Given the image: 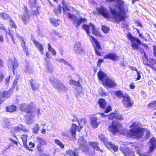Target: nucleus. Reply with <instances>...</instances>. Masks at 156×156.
Segmentation results:
<instances>
[{
    "instance_id": "f257e3e1",
    "label": "nucleus",
    "mask_w": 156,
    "mask_h": 156,
    "mask_svg": "<svg viewBox=\"0 0 156 156\" xmlns=\"http://www.w3.org/2000/svg\"><path fill=\"white\" fill-rule=\"evenodd\" d=\"M129 127L132 128L128 131L122 129V125L116 121H113L111 125L108 127V130L113 135L121 133L128 137H134L139 139L144 135V129L140 127L138 122H134L132 123Z\"/></svg>"
},
{
    "instance_id": "f03ea898",
    "label": "nucleus",
    "mask_w": 156,
    "mask_h": 156,
    "mask_svg": "<svg viewBox=\"0 0 156 156\" xmlns=\"http://www.w3.org/2000/svg\"><path fill=\"white\" fill-rule=\"evenodd\" d=\"M126 37L130 41L131 43V46L133 49H136L141 53H144V58H142V62L143 64L144 65L149 67L153 71L156 72V60L152 58H148L144 49L139 47L140 45L145 46V44L142 43L138 38L133 36L130 32L128 33Z\"/></svg>"
},
{
    "instance_id": "7ed1b4c3",
    "label": "nucleus",
    "mask_w": 156,
    "mask_h": 156,
    "mask_svg": "<svg viewBox=\"0 0 156 156\" xmlns=\"http://www.w3.org/2000/svg\"><path fill=\"white\" fill-rule=\"evenodd\" d=\"M107 3L115 2V1L117 4L116 7L119 10L117 11L114 9L110 8V11L112 16V18L115 22L119 23L122 21H125L127 16L126 14L128 9H126L124 7L125 2L122 0H105Z\"/></svg>"
},
{
    "instance_id": "20e7f679",
    "label": "nucleus",
    "mask_w": 156,
    "mask_h": 156,
    "mask_svg": "<svg viewBox=\"0 0 156 156\" xmlns=\"http://www.w3.org/2000/svg\"><path fill=\"white\" fill-rule=\"evenodd\" d=\"M91 24L90 23L88 25L83 24L82 26V28L86 32L87 35L89 37L90 41L92 44L94 45V48L96 55L99 56H102L101 53L98 51L99 50H101V47L98 40L94 37L90 35V27H91Z\"/></svg>"
},
{
    "instance_id": "39448f33",
    "label": "nucleus",
    "mask_w": 156,
    "mask_h": 156,
    "mask_svg": "<svg viewBox=\"0 0 156 156\" xmlns=\"http://www.w3.org/2000/svg\"><path fill=\"white\" fill-rule=\"evenodd\" d=\"M115 94L118 98L120 99L122 98V101L126 108L132 106L134 104L133 101L131 100L129 96L127 94H124L122 91L116 90Z\"/></svg>"
},
{
    "instance_id": "423d86ee",
    "label": "nucleus",
    "mask_w": 156,
    "mask_h": 156,
    "mask_svg": "<svg viewBox=\"0 0 156 156\" xmlns=\"http://www.w3.org/2000/svg\"><path fill=\"white\" fill-rule=\"evenodd\" d=\"M78 123V126L74 123L72 124L71 128L70 129V132L73 138H75L76 132V129L77 128L78 131L80 132L82 128L85 126L87 121L85 119H82L80 120H76Z\"/></svg>"
},
{
    "instance_id": "0eeeda50",
    "label": "nucleus",
    "mask_w": 156,
    "mask_h": 156,
    "mask_svg": "<svg viewBox=\"0 0 156 156\" xmlns=\"http://www.w3.org/2000/svg\"><path fill=\"white\" fill-rule=\"evenodd\" d=\"M105 113H98V114H99L102 117L105 118L108 117L109 120H113L115 119L118 120H122L124 119L122 115H120L118 113L117 111H114L109 113L108 115H106Z\"/></svg>"
},
{
    "instance_id": "6e6552de",
    "label": "nucleus",
    "mask_w": 156,
    "mask_h": 156,
    "mask_svg": "<svg viewBox=\"0 0 156 156\" xmlns=\"http://www.w3.org/2000/svg\"><path fill=\"white\" fill-rule=\"evenodd\" d=\"M97 103L100 108L102 110H105L104 112L105 113H108L112 110L111 106L110 105H107V101L104 98L99 99Z\"/></svg>"
},
{
    "instance_id": "1a4fd4ad",
    "label": "nucleus",
    "mask_w": 156,
    "mask_h": 156,
    "mask_svg": "<svg viewBox=\"0 0 156 156\" xmlns=\"http://www.w3.org/2000/svg\"><path fill=\"white\" fill-rule=\"evenodd\" d=\"M14 92L13 88H10L8 90H4L0 92V105L5 100V99L10 98Z\"/></svg>"
},
{
    "instance_id": "9d476101",
    "label": "nucleus",
    "mask_w": 156,
    "mask_h": 156,
    "mask_svg": "<svg viewBox=\"0 0 156 156\" xmlns=\"http://www.w3.org/2000/svg\"><path fill=\"white\" fill-rule=\"evenodd\" d=\"M49 80L53 87L56 90L64 92L67 90V88L62 82L58 80L55 81L52 79H50Z\"/></svg>"
},
{
    "instance_id": "9b49d317",
    "label": "nucleus",
    "mask_w": 156,
    "mask_h": 156,
    "mask_svg": "<svg viewBox=\"0 0 156 156\" xmlns=\"http://www.w3.org/2000/svg\"><path fill=\"white\" fill-rule=\"evenodd\" d=\"M102 83L105 87L113 88L117 86V84L115 81L112 79L108 77L105 78Z\"/></svg>"
},
{
    "instance_id": "f8f14e48",
    "label": "nucleus",
    "mask_w": 156,
    "mask_h": 156,
    "mask_svg": "<svg viewBox=\"0 0 156 156\" xmlns=\"http://www.w3.org/2000/svg\"><path fill=\"white\" fill-rule=\"evenodd\" d=\"M37 142L39 143L37 146V151L39 152H42L44 151V148L42 145H45L47 144L46 142L43 139L39 137L36 138Z\"/></svg>"
},
{
    "instance_id": "ddd939ff",
    "label": "nucleus",
    "mask_w": 156,
    "mask_h": 156,
    "mask_svg": "<svg viewBox=\"0 0 156 156\" xmlns=\"http://www.w3.org/2000/svg\"><path fill=\"white\" fill-rule=\"evenodd\" d=\"M12 136L15 138L16 140L13 139L12 138L10 137L9 139L10 143L8 146V148H16L18 146V144H20L18 138L15 134H13Z\"/></svg>"
},
{
    "instance_id": "4468645a",
    "label": "nucleus",
    "mask_w": 156,
    "mask_h": 156,
    "mask_svg": "<svg viewBox=\"0 0 156 156\" xmlns=\"http://www.w3.org/2000/svg\"><path fill=\"white\" fill-rule=\"evenodd\" d=\"M120 150L125 156H135L134 151L132 149L122 147L120 148Z\"/></svg>"
},
{
    "instance_id": "2eb2a0df",
    "label": "nucleus",
    "mask_w": 156,
    "mask_h": 156,
    "mask_svg": "<svg viewBox=\"0 0 156 156\" xmlns=\"http://www.w3.org/2000/svg\"><path fill=\"white\" fill-rule=\"evenodd\" d=\"M96 9L99 14L103 16L105 18L108 19L110 17V16L108 11L104 7L101 6L100 7H98Z\"/></svg>"
},
{
    "instance_id": "dca6fc26",
    "label": "nucleus",
    "mask_w": 156,
    "mask_h": 156,
    "mask_svg": "<svg viewBox=\"0 0 156 156\" xmlns=\"http://www.w3.org/2000/svg\"><path fill=\"white\" fill-rule=\"evenodd\" d=\"M103 58L104 59H109L113 61H117L119 60V57L115 53H110L105 55Z\"/></svg>"
},
{
    "instance_id": "f3484780",
    "label": "nucleus",
    "mask_w": 156,
    "mask_h": 156,
    "mask_svg": "<svg viewBox=\"0 0 156 156\" xmlns=\"http://www.w3.org/2000/svg\"><path fill=\"white\" fill-rule=\"evenodd\" d=\"M30 14H23L20 16V18L23 23L26 25L29 23V21H31V20L30 19Z\"/></svg>"
},
{
    "instance_id": "a211bd4d",
    "label": "nucleus",
    "mask_w": 156,
    "mask_h": 156,
    "mask_svg": "<svg viewBox=\"0 0 156 156\" xmlns=\"http://www.w3.org/2000/svg\"><path fill=\"white\" fill-rule=\"evenodd\" d=\"M78 143L79 144L80 148L84 149V151L87 152L89 151V148L87 145V142L83 139H79Z\"/></svg>"
},
{
    "instance_id": "6ab92c4d",
    "label": "nucleus",
    "mask_w": 156,
    "mask_h": 156,
    "mask_svg": "<svg viewBox=\"0 0 156 156\" xmlns=\"http://www.w3.org/2000/svg\"><path fill=\"white\" fill-rule=\"evenodd\" d=\"M29 83L33 91H36L39 90V85L37 83L34 79H31L29 80Z\"/></svg>"
},
{
    "instance_id": "aec40b11",
    "label": "nucleus",
    "mask_w": 156,
    "mask_h": 156,
    "mask_svg": "<svg viewBox=\"0 0 156 156\" xmlns=\"http://www.w3.org/2000/svg\"><path fill=\"white\" fill-rule=\"evenodd\" d=\"M19 40L21 43V46L22 47L23 51L25 52L26 55L28 56L29 54V53L28 48L26 46L25 42L23 37H20Z\"/></svg>"
},
{
    "instance_id": "412c9836",
    "label": "nucleus",
    "mask_w": 156,
    "mask_h": 156,
    "mask_svg": "<svg viewBox=\"0 0 156 156\" xmlns=\"http://www.w3.org/2000/svg\"><path fill=\"white\" fill-rule=\"evenodd\" d=\"M98 118L93 116L90 117V124L94 128H97L99 124V122H98Z\"/></svg>"
},
{
    "instance_id": "4be33fe9",
    "label": "nucleus",
    "mask_w": 156,
    "mask_h": 156,
    "mask_svg": "<svg viewBox=\"0 0 156 156\" xmlns=\"http://www.w3.org/2000/svg\"><path fill=\"white\" fill-rule=\"evenodd\" d=\"M149 142L151 146L149 147V151L151 152L156 148V140L155 138L152 137L150 140Z\"/></svg>"
},
{
    "instance_id": "5701e85b",
    "label": "nucleus",
    "mask_w": 156,
    "mask_h": 156,
    "mask_svg": "<svg viewBox=\"0 0 156 156\" xmlns=\"http://www.w3.org/2000/svg\"><path fill=\"white\" fill-rule=\"evenodd\" d=\"M33 44L38 50L40 52L41 54H44V50L42 45L38 41H37L35 39L32 40Z\"/></svg>"
},
{
    "instance_id": "b1692460",
    "label": "nucleus",
    "mask_w": 156,
    "mask_h": 156,
    "mask_svg": "<svg viewBox=\"0 0 156 156\" xmlns=\"http://www.w3.org/2000/svg\"><path fill=\"white\" fill-rule=\"evenodd\" d=\"M66 153L69 156H79V151L78 148H75L73 151L71 149L67 150Z\"/></svg>"
},
{
    "instance_id": "393cba45",
    "label": "nucleus",
    "mask_w": 156,
    "mask_h": 156,
    "mask_svg": "<svg viewBox=\"0 0 156 156\" xmlns=\"http://www.w3.org/2000/svg\"><path fill=\"white\" fill-rule=\"evenodd\" d=\"M90 24L92 28V34L96 36L100 37H102L103 36L102 34L99 30L96 28L95 25L93 24Z\"/></svg>"
},
{
    "instance_id": "a878e982",
    "label": "nucleus",
    "mask_w": 156,
    "mask_h": 156,
    "mask_svg": "<svg viewBox=\"0 0 156 156\" xmlns=\"http://www.w3.org/2000/svg\"><path fill=\"white\" fill-rule=\"evenodd\" d=\"M76 18V16H74V20H73V23L75 24V26L76 27H78L82 22L87 21L86 19L85 18L80 17L79 19Z\"/></svg>"
},
{
    "instance_id": "bb28decb",
    "label": "nucleus",
    "mask_w": 156,
    "mask_h": 156,
    "mask_svg": "<svg viewBox=\"0 0 156 156\" xmlns=\"http://www.w3.org/2000/svg\"><path fill=\"white\" fill-rule=\"evenodd\" d=\"M89 144L96 151L103 152V150L100 149L99 146V143L97 142L90 141L89 142Z\"/></svg>"
},
{
    "instance_id": "cd10ccee",
    "label": "nucleus",
    "mask_w": 156,
    "mask_h": 156,
    "mask_svg": "<svg viewBox=\"0 0 156 156\" xmlns=\"http://www.w3.org/2000/svg\"><path fill=\"white\" fill-rule=\"evenodd\" d=\"M21 138L22 140L24 147L27 150H30L27 144V135L25 134H23L21 137Z\"/></svg>"
},
{
    "instance_id": "c85d7f7f",
    "label": "nucleus",
    "mask_w": 156,
    "mask_h": 156,
    "mask_svg": "<svg viewBox=\"0 0 156 156\" xmlns=\"http://www.w3.org/2000/svg\"><path fill=\"white\" fill-rule=\"evenodd\" d=\"M74 48L75 51L79 54H80L83 51V49L81 48V43L80 42H76L74 44Z\"/></svg>"
},
{
    "instance_id": "c756f323",
    "label": "nucleus",
    "mask_w": 156,
    "mask_h": 156,
    "mask_svg": "<svg viewBox=\"0 0 156 156\" xmlns=\"http://www.w3.org/2000/svg\"><path fill=\"white\" fill-rule=\"evenodd\" d=\"M98 76L99 80L102 82L104 80V78L106 77V75L102 70H100L97 73Z\"/></svg>"
},
{
    "instance_id": "7c9ffc66",
    "label": "nucleus",
    "mask_w": 156,
    "mask_h": 156,
    "mask_svg": "<svg viewBox=\"0 0 156 156\" xmlns=\"http://www.w3.org/2000/svg\"><path fill=\"white\" fill-rule=\"evenodd\" d=\"M16 109V107L14 105H11L7 106L5 108L6 111L10 113L15 112Z\"/></svg>"
},
{
    "instance_id": "2f4dec72",
    "label": "nucleus",
    "mask_w": 156,
    "mask_h": 156,
    "mask_svg": "<svg viewBox=\"0 0 156 156\" xmlns=\"http://www.w3.org/2000/svg\"><path fill=\"white\" fill-rule=\"evenodd\" d=\"M50 23L54 26L57 27L60 24V20L57 19L51 18L49 19Z\"/></svg>"
},
{
    "instance_id": "473e14b6",
    "label": "nucleus",
    "mask_w": 156,
    "mask_h": 156,
    "mask_svg": "<svg viewBox=\"0 0 156 156\" xmlns=\"http://www.w3.org/2000/svg\"><path fill=\"white\" fill-rule=\"evenodd\" d=\"M98 137L105 145H107L108 142V138L103 134L101 133L98 135Z\"/></svg>"
},
{
    "instance_id": "72a5a7b5",
    "label": "nucleus",
    "mask_w": 156,
    "mask_h": 156,
    "mask_svg": "<svg viewBox=\"0 0 156 156\" xmlns=\"http://www.w3.org/2000/svg\"><path fill=\"white\" fill-rule=\"evenodd\" d=\"M62 4L63 5L62 9L63 12H66L67 11H69L70 10V7L68 6V4L66 2L65 0H62Z\"/></svg>"
},
{
    "instance_id": "f704fd0d",
    "label": "nucleus",
    "mask_w": 156,
    "mask_h": 156,
    "mask_svg": "<svg viewBox=\"0 0 156 156\" xmlns=\"http://www.w3.org/2000/svg\"><path fill=\"white\" fill-rule=\"evenodd\" d=\"M80 80H79L78 81H76L73 80H70L69 81V83L71 85L76 86V87H81L80 83Z\"/></svg>"
},
{
    "instance_id": "c9c22d12",
    "label": "nucleus",
    "mask_w": 156,
    "mask_h": 156,
    "mask_svg": "<svg viewBox=\"0 0 156 156\" xmlns=\"http://www.w3.org/2000/svg\"><path fill=\"white\" fill-rule=\"evenodd\" d=\"M50 61L45 62L44 64L46 66L47 70L51 72L53 70L52 64L50 63Z\"/></svg>"
},
{
    "instance_id": "e433bc0d",
    "label": "nucleus",
    "mask_w": 156,
    "mask_h": 156,
    "mask_svg": "<svg viewBox=\"0 0 156 156\" xmlns=\"http://www.w3.org/2000/svg\"><path fill=\"white\" fill-rule=\"evenodd\" d=\"M0 17H2L5 20H9L10 18H11L9 14L5 12L0 13Z\"/></svg>"
},
{
    "instance_id": "4c0bfd02",
    "label": "nucleus",
    "mask_w": 156,
    "mask_h": 156,
    "mask_svg": "<svg viewBox=\"0 0 156 156\" xmlns=\"http://www.w3.org/2000/svg\"><path fill=\"white\" fill-rule=\"evenodd\" d=\"M107 145H109L110 147L115 152L117 151L118 150V147L111 142H108Z\"/></svg>"
},
{
    "instance_id": "58836bf2",
    "label": "nucleus",
    "mask_w": 156,
    "mask_h": 156,
    "mask_svg": "<svg viewBox=\"0 0 156 156\" xmlns=\"http://www.w3.org/2000/svg\"><path fill=\"white\" fill-rule=\"evenodd\" d=\"M48 50L53 55H55L56 54V52L55 50L51 47L50 43L48 44Z\"/></svg>"
},
{
    "instance_id": "ea45409f",
    "label": "nucleus",
    "mask_w": 156,
    "mask_h": 156,
    "mask_svg": "<svg viewBox=\"0 0 156 156\" xmlns=\"http://www.w3.org/2000/svg\"><path fill=\"white\" fill-rule=\"evenodd\" d=\"M147 106L149 108L156 109V101L151 102L147 105Z\"/></svg>"
},
{
    "instance_id": "a19ab883",
    "label": "nucleus",
    "mask_w": 156,
    "mask_h": 156,
    "mask_svg": "<svg viewBox=\"0 0 156 156\" xmlns=\"http://www.w3.org/2000/svg\"><path fill=\"white\" fill-rule=\"evenodd\" d=\"M55 143L58 145L61 149H63L64 146L63 144L58 139H56L54 140Z\"/></svg>"
},
{
    "instance_id": "79ce46f5",
    "label": "nucleus",
    "mask_w": 156,
    "mask_h": 156,
    "mask_svg": "<svg viewBox=\"0 0 156 156\" xmlns=\"http://www.w3.org/2000/svg\"><path fill=\"white\" fill-rule=\"evenodd\" d=\"M51 58V56L48 51H47L45 53V57L43 59L45 62L50 61L49 59Z\"/></svg>"
},
{
    "instance_id": "37998d69",
    "label": "nucleus",
    "mask_w": 156,
    "mask_h": 156,
    "mask_svg": "<svg viewBox=\"0 0 156 156\" xmlns=\"http://www.w3.org/2000/svg\"><path fill=\"white\" fill-rule=\"evenodd\" d=\"M18 67V63L16 62L14 63L12 65V71L14 75H16L17 73V70L16 68Z\"/></svg>"
},
{
    "instance_id": "c03bdc74",
    "label": "nucleus",
    "mask_w": 156,
    "mask_h": 156,
    "mask_svg": "<svg viewBox=\"0 0 156 156\" xmlns=\"http://www.w3.org/2000/svg\"><path fill=\"white\" fill-rule=\"evenodd\" d=\"M101 30L104 33H107L109 31L110 29L108 27L102 25L101 26Z\"/></svg>"
},
{
    "instance_id": "a18cd8bd",
    "label": "nucleus",
    "mask_w": 156,
    "mask_h": 156,
    "mask_svg": "<svg viewBox=\"0 0 156 156\" xmlns=\"http://www.w3.org/2000/svg\"><path fill=\"white\" fill-rule=\"evenodd\" d=\"M32 107L30 105H27L26 107L25 110L24 112L27 113H30L31 112Z\"/></svg>"
},
{
    "instance_id": "49530a36",
    "label": "nucleus",
    "mask_w": 156,
    "mask_h": 156,
    "mask_svg": "<svg viewBox=\"0 0 156 156\" xmlns=\"http://www.w3.org/2000/svg\"><path fill=\"white\" fill-rule=\"evenodd\" d=\"M145 34L146 35V37L143 36L142 35L140 34H139V36L142 39L146 41H147V39H149L150 38V36L149 34L147 33H146Z\"/></svg>"
},
{
    "instance_id": "de8ad7c7",
    "label": "nucleus",
    "mask_w": 156,
    "mask_h": 156,
    "mask_svg": "<svg viewBox=\"0 0 156 156\" xmlns=\"http://www.w3.org/2000/svg\"><path fill=\"white\" fill-rule=\"evenodd\" d=\"M9 21L11 23L10 26L12 28H13L15 29H17V26L13 21L12 20V18H10Z\"/></svg>"
},
{
    "instance_id": "09e8293b",
    "label": "nucleus",
    "mask_w": 156,
    "mask_h": 156,
    "mask_svg": "<svg viewBox=\"0 0 156 156\" xmlns=\"http://www.w3.org/2000/svg\"><path fill=\"white\" fill-rule=\"evenodd\" d=\"M27 104H26L23 103L20 106V109L22 112H24V110H25Z\"/></svg>"
},
{
    "instance_id": "8fccbe9b",
    "label": "nucleus",
    "mask_w": 156,
    "mask_h": 156,
    "mask_svg": "<svg viewBox=\"0 0 156 156\" xmlns=\"http://www.w3.org/2000/svg\"><path fill=\"white\" fill-rule=\"evenodd\" d=\"M55 13L56 14H60L61 13V8L59 6L57 8L55 9L54 10Z\"/></svg>"
},
{
    "instance_id": "3c124183",
    "label": "nucleus",
    "mask_w": 156,
    "mask_h": 156,
    "mask_svg": "<svg viewBox=\"0 0 156 156\" xmlns=\"http://www.w3.org/2000/svg\"><path fill=\"white\" fill-rule=\"evenodd\" d=\"M22 129V128L19 126H16L13 128V130L14 132L16 133L18 132H20Z\"/></svg>"
},
{
    "instance_id": "603ef678",
    "label": "nucleus",
    "mask_w": 156,
    "mask_h": 156,
    "mask_svg": "<svg viewBox=\"0 0 156 156\" xmlns=\"http://www.w3.org/2000/svg\"><path fill=\"white\" fill-rule=\"evenodd\" d=\"M39 128L38 125L37 124H36L35 126L33 129V132L36 134L37 133Z\"/></svg>"
},
{
    "instance_id": "864d4df0",
    "label": "nucleus",
    "mask_w": 156,
    "mask_h": 156,
    "mask_svg": "<svg viewBox=\"0 0 156 156\" xmlns=\"http://www.w3.org/2000/svg\"><path fill=\"white\" fill-rule=\"evenodd\" d=\"M136 153L140 156H146L147 154L142 153L140 150H138L136 151Z\"/></svg>"
},
{
    "instance_id": "5fc2aeb1",
    "label": "nucleus",
    "mask_w": 156,
    "mask_h": 156,
    "mask_svg": "<svg viewBox=\"0 0 156 156\" xmlns=\"http://www.w3.org/2000/svg\"><path fill=\"white\" fill-rule=\"evenodd\" d=\"M17 79H16L13 82L11 88H13V90H14V88L16 87H18V86L17 84Z\"/></svg>"
},
{
    "instance_id": "6e6d98bb",
    "label": "nucleus",
    "mask_w": 156,
    "mask_h": 156,
    "mask_svg": "<svg viewBox=\"0 0 156 156\" xmlns=\"http://www.w3.org/2000/svg\"><path fill=\"white\" fill-rule=\"evenodd\" d=\"M99 94L102 96L105 97L108 95V93L106 92H105L102 89L101 92L99 93Z\"/></svg>"
},
{
    "instance_id": "4d7b16f0",
    "label": "nucleus",
    "mask_w": 156,
    "mask_h": 156,
    "mask_svg": "<svg viewBox=\"0 0 156 156\" xmlns=\"http://www.w3.org/2000/svg\"><path fill=\"white\" fill-rule=\"evenodd\" d=\"M104 62V60L102 58L99 59L97 62V66L100 67L101 66V63Z\"/></svg>"
},
{
    "instance_id": "13d9d810",
    "label": "nucleus",
    "mask_w": 156,
    "mask_h": 156,
    "mask_svg": "<svg viewBox=\"0 0 156 156\" xmlns=\"http://www.w3.org/2000/svg\"><path fill=\"white\" fill-rule=\"evenodd\" d=\"M136 72V74L137 76V77L136 79V80H139L141 78V76L140 75L141 73L140 71H138Z\"/></svg>"
},
{
    "instance_id": "bf43d9fd",
    "label": "nucleus",
    "mask_w": 156,
    "mask_h": 156,
    "mask_svg": "<svg viewBox=\"0 0 156 156\" xmlns=\"http://www.w3.org/2000/svg\"><path fill=\"white\" fill-rule=\"evenodd\" d=\"M32 14L33 15L35 16H37L39 14V11L37 8L36 9V10L33 11Z\"/></svg>"
},
{
    "instance_id": "052dcab7",
    "label": "nucleus",
    "mask_w": 156,
    "mask_h": 156,
    "mask_svg": "<svg viewBox=\"0 0 156 156\" xmlns=\"http://www.w3.org/2000/svg\"><path fill=\"white\" fill-rule=\"evenodd\" d=\"M24 10L25 12V13L23 14H29V11L28 9L27 6H24Z\"/></svg>"
},
{
    "instance_id": "680f3d73",
    "label": "nucleus",
    "mask_w": 156,
    "mask_h": 156,
    "mask_svg": "<svg viewBox=\"0 0 156 156\" xmlns=\"http://www.w3.org/2000/svg\"><path fill=\"white\" fill-rule=\"evenodd\" d=\"M29 148H33L35 147V144L34 143L30 142L29 143Z\"/></svg>"
},
{
    "instance_id": "e2e57ef3",
    "label": "nucleus",
    "mask_w": 156,
    "mask_h": 156,
    "mask_svg": "<svg viewBox=\"0 0 156 156\" xmlns=\"http://www.w3.org/2000/svg\"><path fill=\"white\" fill-rule=\"evenodd\" d=\"M68 17L69 19H73L74 18V16L73 14H71L69 13H67Z\"/></svg>"
},
{
    "instance_id": "0e129e2a",
    "label": "nucleus",
    "mask_w": 156,
    "mask_h": 156,
    "mask_svg": "<svg viewBox=\"0 0 156 156\" xmlns=\"http://www.w3.org/2000/svg\"><path fill=\"white\" fill-rule=\"evenodd\" d=\"M129 87L130 89H133L135 88V86L133 83H132L129 85Z\"/></svg>"
},
{
    "instance_id": "69168bd1",
    "label": "nucleus",
    "mask_w": 156,
    "mask_h": 156,
    "mask_svg": "<svg viewBox=\"0 0 156 156\" xmlns=\"http://www.w3.org/2000/svg\"><path fill=\"white\" fill-rule=\"evenodd\" d=\"M129 67L131 69L132 71H137V70L136 67L133 66H129Z\"/></svg>"
},
{
    "instance_id": "338daca9",
    "label": "nucleus",
    "mask_w": 156,
    "mask_h": 156,
    "mask_svg": "<svg viewBox=\"0 0 156 156\" xmlns=\"http://www.w3.org/2000/svg\"><path fill=\"white\" fill-rule=\"evenodd\" d=\"M4 77V75L0 73V82L3 80Z\"/></svg>"
},
{
    "instance_id": "774afa93",
    "label": "nucleus",
    "mask_w": 156,
    "mask_h": 156,
    "mask_svg": "<svg viewBox=\"0 0 156 156\" xmlns=\"http://www.w3.org/2000/svg\"><path fill=\"white\" fill-rule=\"evenodd\" d=\"M153 54H155V53H156V45H154L153 46Z\"/></svg>"
}]
</instances>
